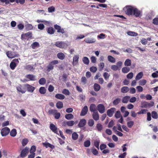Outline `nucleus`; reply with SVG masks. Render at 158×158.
<instances>
[{"mask_svg": "<svg viewBox=\"0 0 158 158\" xmlns=\"http://www.w3.org/2000/svg\"><path fill=\"white\" fill-rule=\"evenodd\" d=\"M134 7L131 6H127L123 9L126 14L128 15H132Z\"/></svg>", "mask_w": 158, "mask_h": 158, "instance_id": "1", "label": "nucleus"}, {"mask_svg": "<svg viewBox=\"0 0 158 158\" xmlns=\"http://www.w3.org/2000/svg\"><path fill=\"white\" fill-rule=\"evenodd\" d=\"M59 63L57 60H53L49 62L47 67V70L48 72H49L52 70L54 68V65L57 64Z\"/></svg>", "mask_w": 158, "mask_h": 158, "instance_id": "2", "label": "nucleus"}, {"mask_svg": "<svg viewBox=\"0 0 158 158\" xmlns=\"http://www.w3.org/2000/svg\"><path fill=\"white\" fill-rule=\"evenodd\" d=\"M54 45L60 48H63L65 47H67L68 46L67 44L64 41H62L56 42Z\"/></svg>", "mask_w": 158, "mask_h": 158, "instance_id": "3", "label": "nucleus"}, {"mask_svg": "<svg viewBox=\"0 0 158 158\" xmlns=\"http://www.w3.org/2000/svg\"><path fill=\"white\" fill-rule=\"evenodd\" d=\"M19 62L18 59H13L10 64V67L11 69L14 70Z\"/></svg>", "mask_w": 158, "mask_h": 158, "instance_id": "4", "label": "nucleus"}, {"mask_svg": "<svg viewBox=\"0 0 158 158\" xmlns=\"http://www.w3.org/2000/svg\"><path fill=\"white\" fill-rule=\"evenodd\" d=\"M10 132V129L8 127H5L2 128L1 131V133L2 136L7 135Z\"/></svg>", "mask_w": 158, "mask_h": 158, "instance_id": "5", "label": "nucleus"}, {"mask_svg": "<svg viewBox=\"0 0 158 158\" xmlns=\"http://www.w3.org/2000/svg\"><path fill=\"white\" fill-rule=\"evenodd\" d=\"M29 151V148L27 147H25L21 152L20 154V157L22 158L25 157L28 154Z\"/></svg>", "mask_w": 158, "mask_h": 158, "instance_id": "6", "label": "nucleus"}, {"mask_svg": "<svg viewBox=\"0 0 158 158\" xmlns=\"http://www.w3.org/2000/svg\"><path fill=\"white\" fill-rule=\"evenodd\" d=\"M74 124V121L73 120L64 121L62 123V126L64 127H66L67 126L71 127L73 126Z\"/></svg>", "mask_w": 158, "mask_h": 158, "instance_id": "7", "label": "nucleus"}, {"mask_svg": "<svg viewBox=\"0 0 158 158\" xmlns=\"http://www.w3.org/2000/svg\"><path fill=\"white\" fill-rule=\"evenodd\" d=\"M32 33L31 32H28L25 34H22L21 35V39L22 40H26L27 38H31L32 37Z\"/></svg>", "mask_w": 158, "mask_h": 158, "instance_id": "8", "label": "nucleus"}, {"mask_svg": "<svg viewBox=\"0 0 158 158\" xmlns=\"http://www.w3.org/2000/svg\"><path fill=\"white\" fill-rule=\"evenodd\" d=\"M141 11L139 10L137 8L134 7L133 11V14L132 15H134L135 17H140L142 16Z\"/></svg>", "mask_w": 158, "mask_h": 158, "instance_id": "9", "label": "nucleus"}, {"mask_svg": "<svg viewBox=\"0 0 158 158\" xmlns=\"http://www.w3.org/2000/svg\"><path fill=\"white\" fill-rule=\"evenodd\" d=\"M6 54L7 56L10 58H13L17 56V55L15 52L8 51L6 52Z\"/></svg>", "mask_w": 158, "mask_h": 158, "instance_id": "10", "label": "nucleus"}, {"mask_svg": "<svg viewBox=\"0 0 158 158\" xmlns=\"http://www.w3.org/2000/svg\"><path fill=\"white\" fill-rule=\"evenodd\" d=\"M143 106L142 107H145L146 108H150L153 106L154 104V102L153 101H151L150 103H148L147 102H144L143 104Z\"/></svg>", "mask_w": 158, "mask_h": 158, "instance_id": "11", "label": "nucleus"}, {"mask_svg": "<svg viewBox=\"0 0 158 158\" xmlns=\"http://www.w3.org/2000/svg\"><path fill=\"white\" fill-rule=\"evenodd\" d=\"M99 112L101 114L105 112V108L104 105L102 104H100L97 106Z\"/></svg>", "mask_w": 158, "mask_h": 158, "instance_id": "12", "label": "nucleus"}, {"mask_svg": "<svg viewBox=\"0 0 158 158\" xmlns=\"http://www.w3.org/2000/svg\"><path fill=\"white\" fill-rule=\"evenodd\" d=\"M50 128L54 133L57 134H58L57 127L53 123H51L50 124Z\"/></svg>", "mask_w": 158, "mask_h": 158, "instance_id": "13", "label": "nucleus"}, {"mask_svg": "<svg viewBox=\"0 0 158 158\" xmlns=\"http://www.w3.org/2000/svg\"><path fill=\"white\" fill-rule=\"evenodd\" d=\"M88 111V106H85L82 109L80 113V115L81 116L85 115L87 114Z\"/></svg>", "mask_w": 158, "mask_h": 158, "instance_id": "14", "label": "nucleus"}, {"mask_svg": "<svg viewBox=\"0 0 158 158\" xmlns=\"http://www.w3.org/2000/svg\"><path fill=\"white\" fill-rule=\"evenodd\" d=\"M26 87L27 91L29 92L32 93L35 89V88L28 84H26L25 85Z\"/></svg>", "mask_w": 158, "mask_h": 158, "instance_id": "15", "label": "nucleus"}, {"mask_svg": "<svg viewBox=\"0 0 158 158\" xmlns=\"http://www.w3.org/2000/svg\"><path fill=\"white\" fill-rule=\"evenodd\" d=\"M26 77L29 81H35L36 80V77L34 75L28 74Z\"/></svg>", "mask_w": 158, "mask_h": 158, "instance_id": "16", "label": "nucleus"}, {"mask_svg": "<svg viewBox=\"0 0 158 158\" xmlns=\"http://www.w3.org/2000/svg\"><path fill=\"white\" fill-rule=\"evenodd\" d=\"M116 109L114 108H112L107 110V115L109 117H111L115 111Z\"/></svg>", "mask_w": 158, "mask_h": 158, "instance_id": "17", "label": "nucleus"}, {"mask_svg": "<svg viewBox=\"0 0 158 158\" xmlns=\"http://www.w3.org/2000/svg\"><path fill=\"white\" fill-rule=\"evenodd\" d=\"M86 124V120L85 119H82L80 120L78 125L79 127L81 128L84 127Z\"/></svg>", "mask_w": 158, "mask_h": 158, "instance_id": "18", "label": "nucleus"}, {"mask_svg": "<svg viewBox=\"0 0 158 158\" xmlns=\"http://www.w3.org/2000/svg\"><path fill=\"white\" fill-rule=\"evenodd\" d=\"M84 41L87 43L90 44L95 42L96 40L93 38H87L85 39Z\"/></svg>", "mask_w": 158, "mask_h": 158, "instance_id": "19", "label": "nucleus"}, {"mask_svg": "<svg viewBox=\"0 0 158 158\" xmlns=\"http://www.w3.org/2000/svg\"><path fill=\"white\" fill-rule=\"evenodd\" d=\"M89 110L91 112H93V113L94 112L98 111L96 110V106L94 104H92L90 105L89 107Z\"/></svg>", "mask_w": 158, "mask_h": 158, "instance_id": "20", "label": "nucleus"}, {"mask_svg": "<svg viewBox=\"0 0 158 158\" xmlns=\"http://www.w3.org/2000/svg\"><path fill=\"white\" fill-rule=\"evenodd\" d=\"M79 58V55H75L73 59V65H76L77 63Z\"/></svg>", "mask_w": 158, "mask_h": 158, "instance_id": "21", "label": "nucleus"}, {"mask_svg": "<svg viewBox=\"0 0 158 158\" xmlns=\"http://www.w3.org/2000/svg\"><path fill=\"white\" fill-rule=\"evenodd\" d=\"M92 117L95 121H97L99 119V114L98 111L94 112L92 114Z\"/></svg>", "mask_w": 158, "mask_h": 158, "instance_id": "22", "label": "nucleus"}, {"mask_svg": "<svg viewBox=\"0 0 158 158\" xmlns=\"http://www.w3.org/2000/svg\"><path fill=\"white\" fill-rule=\"evenodd\" d=\"M43 145L45 146L46 148L49 147L51 148L52 149H53L55 147L54 145L51 144L48 142H45L43 143Z\"/></svg>", "mask_w": 158, "mask_h": 158, "instance_id": "23", "label": "nucleus"}, {"mask_svg": "<svg viewBox=\"0 0 158 158\" xmlns=\"http://www.w3.org/2000/svg\"><path fill=\"white\" fill-rule=\"evenodd\" d=\"M55 31L53 28L52 27H50L48 28L47 30V32L50 34H53L55 32Z\"/></svg>", "mask_w": 158, "mask_h": 158, "instance_id": "24", "label": "nucleus"}, {"mask_svg": "<svg viewBox=\"0 0 158 158\" xmlns=\"http://www.w3.org/2000/svg\"><path fill=\"white\" fill-rule=\"evenodd\" d=\"M57 57L60 59L63 60L64 59L65 56L64 54L62 52H59L57 54Z\"/></svg>", "mask_w": 158, "mask_h": 158, "instance_id": "25", "label": "nucleus"}, {"mask_svg": "<svg viewBox=\"0 0 158 158\" xmlns=\"http://www.w3.org/2000/svg\"><path fill=\"white\" fill-rule=\"evenodd\" d=\"M55 97L57 99L63 100L65 98V96L61 94H58L56 95Z\"/></svg>", "mask_w": 158, "mask_h": 158, "instance_id": "26", "label": "nucleus"}, {"mask_svg": "<svg viewBox=\"0 0 158 158\" xmlns=\"http://www.w3.org/2000/svg\"><path fill=\"white\" fill-rule=\"evenodd\" d=\"M130 98L129 96H125L123 97L122 99V102L123 103H127Z\"/></svg>", "mask_w": 158, "mask_h": 158, "instance_id": "27", "label": "nucleus"}, {"mask_svg": "<svg viewBox=\"0 0 158 158\" xmlns=\"http://www.w3.org/2000/svg\"><path fill=\"white\" fill-rule=\"evenodd\" d=\"M65 118L68 120H71L73 118L74 116L72 114H68L65 115Z\"/></svg>", "mask_w": 158, "mask_h": 158, "instance_id": "28", "label": "nucleus"}, {"mask_svg": "<svg viewBox=\"0 0 158 158\" xmlns=\"http://www.w3.org/2000/svg\"><path fill=\"white\" fill-rule=\"evenodd\" d=\"M10 136L13 137L15 136L17 133L16 130L15 129H13L11 131H10Z\"/></svg>", "mask_w": 158, "mask_h": 158, "instance_id": "29", "label": "nucleus"}, {"mask_svg": "<svg viewBox=\"0 0 158 158\" xmlns=\"http://www.w3.org/2000/svg\"><path fill=\"white\" fill-rule=\"evenodd\" d=\"M46 80L45 78H41L39 81V83L41 85H44L46 83Z\"/></svg>", "mask_w": 158, "mask_h": 158, "instance_id": "30", "label": "nucleus"}, {"mask_svg": "<svg viewBox=\"0 0 158 158\" xmlns=\"http://www.w3.org/2000/svg\"><path fill=\"white\" fill-rule=\"evenodd\" d=\"M108 60L110 62L114 63L115 62V59L113 57L111 56H108L107 57Z\"/></svg>", "mask_w": 158, "mask_h": 158, "instance_id": "31", "label": "nucleus"}, {"mask_svg": "<svg viewBox=\"0 0 158 158\" xmlns=\"http://www.w3.org/2000/svg\"><path fill=\"white\" fill-rule=\"evenodd\" d=\"M82 61L83 63L86 65H88L89 62V59L87 57H83L82 59Z\"/></svg>", "mask_w": 158, "mask_h": 158, "instance_id": "32", "label": "nucleus"}, {"mask_svg": "<svg viewBox=\"0 0 158 158\" xmlns=\"http://www.w3.org/2000/svg\"><path fill=\"white\" fill-rule=\"evenodd\" d=\"M121 101V99L120 98H116L113 102V104L114 106L117 105Z\"/></svg>", "mask_w": 158, "mask_h": 158, "instance_id": "33", "label": "nucleus"}, {"mask_svg": "<svg viewBox=\"0 0 158 158\" xmlns=\"http://www.w3.org/2000/svg\"><path fill=\"white\" fill-rule=\"evenodd\" d=\"M121 90L122 92L125 93L128 92L129 89V88L127 86H124L122 88Z\"/></svg>", "mask_w": 158, "mask_h": 158, "instance_id": "34", "label": "nucleus"}, {"mask_svg": "<svg viewBox=\"0 0 158 158\" xmlns=\"http://www.w3.org/2000/svg\"><path fill=\"white\" fill-rule=\"evenodd\" d=\"M152 116L153 118L157 119L158 118V114L155 111H152Z\"/></svg>", "mask_w": 158, "mask_h": 158, "instance_id": "35", "label": "nucleus"}, {"mask_svg": "<svg viewBox=\"0 0 158 158\" xmlns=\"http://www.w3.org/2000/svg\"><path fill=\"white\" fill-rule=\"evenodd\" d=\"M96 127L98 131L101 132L103 129L102 125L100 123H98L96 126Z\"/></svg>", "mask_w": 158, "mask_h": 158, "instance_id": "36", "label": "nucleus"}, {"mask_svg": "<svg viewBox=\"0 0 158 158\" xmlns=\"http://www.w3.org/2000/svg\"><path fill=\"white\" fill-rule=\"evenodd\" d=\"M56 106L58 109L62 108L63 106V103L61 101H58L56 103Z\"/></svg>", "mask_w": 158, "mask_h": 158, "instance_id": "37", "label": "nucleus"}, {"mask_svg": "<svg viewBox=\"0 0 158 158\" xmlns=\"http://www.w3.org/2000/svg\"><path fill=\"white\" fill-rule=\"evenodd\" d=\"M143 76V73L142 72H140L139 73L136 75L135 77V80H138L140 79Z\"/></svg>", "mask_w": 158, "mask_h": 158, "instance_id": "38", "label": "nucleus"}, {"mask_svg": "<svg viewBox=\"0 0 158 158\" xmlns=\"http://www.w3.org/2000/svg\"><path fill=\"white\" fill-rule=\"evenodd\" d=\"M31 46L33 49H35L36 48L39 47L40 44L38 42H35L33 43Z\"/></svg>", "mask_w": 158, "mask_h": 158, "instance_id": "39", "label": "nucleus"}, {"mask_svg": "<svg viewBox=\"0 0 158 158\" xmlns=\"http://www.w3.org/2000/svg\"><path fill=\"white\" fill-rule=\"evenodd\" d=\"M94 88L95 91H98L100 89V86L99 85L95 83L94 85Z\"/></svg>", "mask_w": 158, "mask_h": 158, "instance_id": "40", "label": "nucleus"}, {"mask_svg": "<svg viewBox=\"0 0 158 158\" xmlns=\"http://www.w3.org/2000/svg\"><path fill=\"white\" fill-rule=\"evenodd\" d=\"M46 90L44 87H41L39 89L40 93L42 94H45L46 92Z\"/></svg>", "mask_w": 158, "mask_h": 158, "instance_id": "41", "label": "nucleus"}, {"mask_svg": "<svg viewBox=\"0 0 158 158\" xmlns=\"http://www.w3.org/2000/svg\"><path fill=\"white\" fill-rule=\"evenodd\" d=\"M131 61L129 59H127L124 62V65L125 66H129L131 65Z\"/></svg>", "mask_w": 158, "mask_h": 158, "instance_id": "42", "label": "nucleus"}, {"mask_svg": "<svg viewBox=\"0 0 158 158\" xmlns=\"http://www.w3.org/2000/svg\"><path fill=\"white\" fill-rule=\"evenodd\" d=\"M122 71L123 73H127L130 71V68L127 67H124L122 69Z\"/></svg>", "mask_w": 158, "mask_h": 158, "instance_id": "43", "label": "nucleus"}, {"mask_svg": "<svg viewBox=\"0 0 158 158\" xmlns=\"http://www.w3.org/2000/svg\"><path fill=\"white\" fill-rule=\"evenodd\" d=\"M94 121L93 119H90L89 120L88 124L89 127H92L94 125Z\"/></svg>", "mask_w": 158, "mask_h": 158, "instance_id": "44", "label": "nucleus"}, {"mask_svg": "<svg viewBox=\"0 0 158 158\" xmlns=\"http://www.w3.org/2000/svg\"><path fill=\"white\" fill-rule=\"evenodd\" d=\"M17 90L19 92H21L22 94L24 93L25 91L23 90L21 88V86L20 85L16 87Z\"/></svg>", "mask_w": 158, "mask_h": 158, "instance_id": "45", "label": "nucleus"}, {"mask_svg": "<svg viewBox=\"0 0 158 158\" xmlns=\"http://www.w3.org/2000/svg\"><path fill=\"white\" fill-rule=\"evenodd\" d=\"M36 148L35 146H32L30 151V153H35V152L36 151Z\"/></svg>", "mask_w": 158, "mask_h": 158, "instance_id": "46", "label": "nucleus"}, {"mask_svg": "<svg viewBox=\"0 0 158 158\" xmlns=\"http://www.w3.org/2000/svg\"><path fill=\"white\" fill-rule=\"evenodd\" d=\"M91 151L92 153L94 155H97L98 154V151L94 148H92Z\"/></svg>", "mask_w": 158, "mask_h": 158, "instance_id": "47", "label": "nucleus"}, {"mask_svg": "<svg viewBox=\"0 0 158 158\" xmlns=\"http://www.w3.org/2000/svg\"><path fill=\"white\" fill-rule=\"evenodd\" d=\"M62 93L66 95H69L70 94L69 91L68 89H64L62 92Z\"/></svg>", "mask_w": 158, "mask_h": 158, "instance_id": "48", "label": "nucleus"}, {"mask_svg": "<svg viewBox=\"0 0 158 158\" xmlns=\"http://www.w3.org/2000/svg\"><path fill=\"white\" fill-rule=\"evenodd\" d=\"M81 81L83 84H86L87 81L86 78L85 77H82L81 78Z\"/></svg>", "mask_w": 158, "mask_h": 158, "instance_id": "49", "label": "nucleus"}, {"mask_svg": "<svg viewBox=\"0 0 158 158\" xmlns=\"http://www.w3.org/2000/svg\"><path fill=\"white\" fill-rule=\"evenodd\" d=\"M134 124V122L132 121H131L128 122L127 123V126L129 128H131L133 126Z\"/></svg>", "mask_w": 158, "mask_h": 158, "instance_id": "50", "label": "nucleus"}, {"mask_svg": "<svg viewBox=\"0 0 158 158\" xmlns=\"http://www.w3.org/2000/svg\"><path fill=\"white\" fill-rule=\"evenodd\" d=\"M127 34L129 35L133 36H136L138 35V34L137 33L132 31H129Z\"/></svg>", "mask_w": 158, "mask_h": 158, "instance_id": "51", "label": "nucleus"}, {"mask_svg": "<svg viewBox=\"0 0 158 158\" xmlns=\"http://www.w3.org/2000/svg\"><path fill=\"white\" fill-rule=\"evenodd\" d=\"M148 110L147 109H142L140 111L137 112V114H146Z\"/></svg>", "mask_w": 158, "mask_h": 158, "instance_id": "52", "label": "nucleus"}, {"mask_svg": "<svg viewBox=\"0 0 158 158\" xmlns=\"http://www.w3.org/2000/svg\"><path fill=\"white\" fill-rule=\"evenodd\" d=\"M147 81L144 79L142 80L139 81V84L143 86L146 83Z\"/></svg>", "mask_w": 158, "mask_h": 158, "instance_id": "53", "label": "nucleus"}, {"mask_svg": "<svg viewBox=\"0 0 158 158\" xmlns=\"http://www.w3.org/2000/svg\"><path fill=\"white\" fill-rule=\"evenodd\" d=\"M90 142L89 140H87L84 143V145L85 147H88L90 146Z\"/></svg>", "mask_w": 158, "mask_h": 158, "instance_id": "54", "label": "nucleus"}, {"mask_svg": "<svg viewBox=\"0 0 158 158\" xmlns=\"http://www.w3.org/2000/svg\"><path fill=\"white\" fill-rule=\"evenodd\" d=\"M104 66V64L103 62L100 63L99 64V70L102 71L103 69Z\"/></svg>", "mask_w": 158, "mask_h": 158, "instance_id": "55", "label": "nucleus"}, {"mask_svg": "<svg viewBox=\"0 0 158 158\" xmlns=\"http://www.w3.org/2000/svg\"><path fill=\"white\" fill-rule=\"evenodd\" d=\"M28 140L27 139H23L22 143L23 146H24L28 143Z\"/></svg>", "mask_w": 158, "mask_h": 158, "instance_id": "56", "label": "nucleus"}, {"mask_svg": "<svg viewBox=\"0 0 158 158\" xmlns=\"http://www.w3.org/2000/svg\"><path fill=\"white\" fill-rule=\"evenodd\" d=\"M57 111L56 110H51L48 111V113L50 114H53V115Z\"/></svg>", "mask_w": 158, "mask_h": 158, "instance_id": "57", "label": "nucleus"}, {"mask_svg": "<svg viewBox=\"0 0 158 158\" xmlns=\"http://www.w3.org/2000/svg\"><path fill=\"white\" fill-rule=\"evenodd\" d=\"M54 116L56 119H58L60 118V113L56 112L55 113Z\"/></svg>", "mask_w": 158, "mask_h": 158, "instance_id": "58", "label": "nucleus"}, {"mask_svg": "<svg viewBox=\"0 0 158 158\" xmlns=\"http://www.w3.org/2000/svg\"><path fill=\"white\" fill-rule=\"evenodd\" d=\"M33 28L32 25L31 24H27L26 26V28L27 30H31Z\"/></svg>", "mask_w": 158, "mask_h": 158, "instance_id": "59", "label": "nucleus"}, {"mask_svg": "<svg viewBox=\"0 0 158 158\" xmlns=\"http://www.w3.org/2000/svg\"><path fill=\"white\" fill-rule=\"evenodd\" d=\"M121 116L120 112L119 111H118L116 112L115 114V116L116 118H120V116L121 117Z\"/></svg>", "mask_w": 158, "mask_h": 158, "instance_id": "60", "label": "nucleus"}, {"mask_svg": "<svg viewBox=\"0 0 158 158\" xmlns=\"http://www.w3.org/2000/svg\"><path fill=\"white\" fill-rule=\"evenodd\" d=\"M103 77L106 80H107L110 76V75L107 72H105L103 74Z\"/></svg>", "mask_w": 158, "mask_h": 158, "instance_id": "61", "label": "nucleus"}, {"mask_svg": "<svg viewBox=\"0 0 158 158\" xmlns=\"http://www.w3.org/2000/svg\"><path fill=\"white\" fill-rule=\"evenodd\" d=\"M54 28L56 30H57V32L58 33H59V31L61 28V27L60 26L56 24L54 25Z\"/></svg>", "mask_w": 158, "mask_h": 158, "instance_id": "62", "label": "nucleus"}, {"mask_svg": "<svg viewBox=\"0 0 158 158\" xmlns=\"http://www.w3.org/2000/svg\"><path fill=\"white\" fill-rule=\"evenodd\" d=\"M133 76V73L132 72H131L129 73L127 76V77L128 79H131L132 78Z\"/></svg>", "mask_w": 158, "mask_h": 158, "instance_id": "63", "label": "nucleus"}, {"mask_svg": "<svg viewBox=\"0 0 158 158\" xmlns=\"http://www.w3.org/2000/svg\"><path fill=\"white\" fill-rule=\"evenodd\" d=\"M38 28L40 30H43L44 28V26L43 24H40L38 26Z\"/></svg>", "mask_w": 158, "mask_h": 158, "instance_id": "64", "label": "nucleus"}]
</instances>
